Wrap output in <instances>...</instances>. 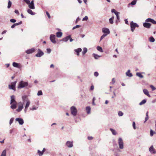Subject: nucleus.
Instances as JSON below:
<instances>
[{
    "label": "nucleus",
    "mask_w": 156,
    "mask_h": 156,
    "mask_svg": "<svg viewBox=\"0 0 156 156\" xmlns=\"http://www.w3.org/2000/svg\"><path fill=\"white\" fill-rule=\"evenodd\" d=\"M145 22L143 23V26L147 29H149L151 26V24L148 22H150L153 24H156V21L154 19L149 18L145 20Z\"/></svg>",
    "instance_id": "f257e3e1"
},
{
    "label": "nucleus",
    "mask_w": 156,
    "mask_h": 156,
    "mask_svg": "<svg viewBox=\"0 0 156 156\" xmlns=\"http://www.w3.org/2000/svg\"><path fill=\"white\" fill-rule=\"evenodd\" d=\"M70 111L71 114L74 116L76 115L77 110L76 108L74 106L71 107L70 108Z\"/></svg>",
    "instance_id": "f03ea898"
},
{
    "label": "nucleus",
    "mask_w": 156,
    "mask_h": 156,
    "mask_svg": "<svg viewBox=\"0 0 156 156\" xmlns=\"http://www.w3.org/2000/svg\"><path fill=\"white\" fill-rule=\"evenodd\" d=\"M28 85V83L27 82H24L23 81H21L19 83L18 88H22Z\"/></svg>",
    "instance_id": "7ed1b4c3"
},
{
    "label": "nucleus",
    "mask_w": 156,
    "mask_h": 156,
    "mask_svg": "<svg viewBox=\"0 0 156 156\" xmlns=\"http://www.w3.org/2000/svg\"><path fill=\"white\" fill-rule=\"evenodd\" d=\"M131 30L132 32H133L135 28L136 27H138L139 25L137 24L136 23L133 22V21L131 22L130 23Z\"/></svg>",
    "instance_id": "20e7f679"
},
{
    "label": "nucleus",
    "mask_w": 156,
    "mask_h": 156,
    "mask_svg": "<svg viewBox=\"0 0 156 156\" xmlns=\"http://www.w3.org/2000/svg\"><path fill=\"white\" fill-rule=\"evenodd\" d=\"M118 143L119 148L123 149L124 148L123 142L121 138L120 137L119 138Z\"/></svg>",
    "instance_id": "39448f33"
},
{
    "label": "nucleus",
    "mask_w": 156,
    "mask_h": 156,
    "mask_svg": "<svg viewBox=\"0 0 156 156\" xmlns=\"http://www.w3.org/2000/svg\"><path fill=\"white\" fill-rule=\"evenodd\" d=\"M55 36L54 34H51L50 36V40L54 44L56 43V41L55 40Z\"/></svg>",
    "instance_id": "423d86ee"
},
{
    "label": "nucleus",
    "mask_w": 156,
    "mask_h": 156,
    "mask_svg": "<svg viewBox=\"0 0 156 156\" xmlns=\"http://www.w3.org/2000/svg\"><path fill=\"white\" fill-rule=\"evenodd\" d=\"M16 83V81H15L12 83L10 85H9V88L10 89L15 90L16 89L15 86Z\"/></svg>",
    "instance_id": "0eeeda50"
},
{
    "label": "nucleus",
    "mask_w": 156,
    "mask_h": 156,
    "mask_svg": "<svg viewBox=\"0 0 156 156\" xmlns=\"http://www.w3.org/2000/svg\"><path fill=\"white\" fill-rule=\"evenodd\" d=\"M66 145L69 148H72L73 147V142L68 141L66 143Z\"/></svg>",
    "instance_id": "6e6552de"
},
{
    "label": "nucleus",
    "mask_w": 156,
    "mask_h": 156,
    "mask_svg": "<svg viewBox=\"0 0 156 156\" xmlns=\"http://www.w3.org/2000/svg\"><path fill=\"white\" fill-rule=\"evenodd\" d=\"M28 7L31 9H35V6L34 0H32L31 2L28 4Z\"/></svg>",
    "instance_id": "1a4fd4ad"
},
{
    "label": "nucleus",
    "mask_w": 156,
    "mask_h": 156,
    "mask_svg": "<svg viewBox=\"0 0 156 156\" xmlns=\"http://www.w3.org/2000/svg\"><path fill=\"white\" fill-rule=\"evenodd\" d=\"M15 120L16 121L18 122L19 124L20 125H22L24 123V121L22 118H16Z\"/></svg>",
    "instance_id": "9d476101"
},
{
    "label": "nucleus",
    "mask_w": 156,
    "mask_h": 156,
    "mask_svg": "<svg viewBox=\"0 0 156 156\" xmlns=\"http://www.w3.org/2000/svg\"><path fill=\"white\" fill-rule=\"evenodd\" d=\"M21 105L18 106V108L16 109V111L19 112H20L23 108V103L20 102Z\"/></svg>",
    "instance_id": "9b49d317"
},
{
    "label": "nucleus",
    "mask_w": 156,
    "mask_h": 156,
    "mask_svg": "<svg viewBox=\"0 0 156 156\" xmlns=\"http://www.w3.org/2000/svg\"><path fill=\"white\" fill-rule=\"evenodd\" d=\"M149 151L151 154H155L156 153V151L153 147V145H152L149 148Z\"/></svg>",
    "instance_id": "f8f14e48"
},
{
    "label": "nucleus",
    "mask_w": 156,
    "mask_h": 156,
    "mask_svg": "<svg viewBox=\"0 0 156 156\" xmlns=\"http://www.w3.org/2000/svg\"><path fill=\"white\" fill-rule=\"evenodd\" d=\"M102 31L105 34H107V35L110 33V31L109 29L106 28H103Z\"/></svg>",
    "instance_id": "ddd939ff"
},
{
    "label": "nucleus",
    "mask_w": 156,
    "mask_h": 156,
    "mask_svg": "<svg viewBox=\"0 0 156 156\" xmlns=\"http://www.w3.org/2000/svg\"><path fill=\"white\" fill-rule=\"evenodd\" d=\"M44 55L43 52L40 50V49H38V51L37 53L36 54V56L37 57H41Z\"/></svg>",
    "instance_id": "4468645a"
},
{
    "label": "nucleus",
    "mask_w": 156,
    "mask_h": 156,
    "mask_svg": "<svg viewBox=\"0 0 156 156\" xmlns=\"http://www.w3.org/2000/svg\"><path fill=\"white\" fill-rule=\"evenodd\" d=\"M35 51L34 49L32 48L30 49H28L26 51V52L27 54H30L32 53Z\"/></svg>",
    "instance_id": "2eb2a0df"
},
{
    "label": "nucleus",
    "mask_w": 156,
    "mask_h": 156,
    "mask_svg": "<svg viewBox=\"0 0 156 156\" xmlns=\"http://www.w3.org/2000/svg\"><path fill=\"white\" fill-rule=\"evenodd\" d=\"M11 105V106H10L11 108L13 109H16L17 107V103L15 102V103H12V104H10Z\"/></svg>",
    "instance_id": "dca6fc26"
},
{
    "label": "nucleus",
    "mask_w": 156,
    "mask_h": 156,
    "mask_svg": "<svg viewBox=\"0 0 156 156\" xmlns=\"http://www.w3.org/2000/svg\"><path fill=\"white\" fill-rule=\"evenodd\" d=\"M15 96L13 95L11 97L10 104H12V103L17 102L15 100Z\"/></svg>",
    "instance_id": "f3484780"
},
{
    "label": "nucleus",
    "mask_w": 156,
    "mask_h": 156,
    "mask_svg": "<svg viewBox=\"0 0 156 156\" xmlns=\"http://www.w3.org/2000/svg\"><path fill=\"white\" fill-rule=\"evenodd\" d=\"M130 72V71L129 69L128 70L127 72L126 73V75L127 76L129 77H131L133 76V74Z\"/></svg>",
    "instance_id": "a211bd4d"
},
{
    "label": "nucleus",
    "mask_w": 156,
    "mask_h": 156,
    "mask_svg": "<svg viewBox=\"0 0 156 156\" xmlns=\"http://www.w3.org/2000/svg\"><path fill=\"white\" fill-rule=\"evenodd\" d=\"M144 93L149 97H151V95L149 94V92L146 89H144L143 90Z\"/></svg>",
    "instance_id": "6ab92c4d"
},
{
    "label": "nucleus",
    "mask_w": 156,
    "mask_h": 156,
    "mask_svg": "<svg viewBox=\"0 0 156 156\" xmlns=\"http://www.w3.org/2000/svg\"><path fill=\"white\" fill-rule=\"evenodd\" d=\"M70 37V35L68 36L65 37L63 38L62 41H64L67 42L69 39Z\"/></svg>",
    "instance_id": "aec40b11"
},
{
    "label": "nucleus",
    "mask_w": 156,
    "mask_h": 156,
    "mask_svg": "<svg viewBox=\"0 0 156 156\" xmlns=\"http://www.w3.org/2000/svg\"><path fill=\"white\" fill-rule=\"evenodd\" d=\"M23 101L24 102L27 101V100H29L26 95H24L22 97Z\"/></svg>",
    "instance_id": "412c9836"
},
{
    "label": "nucleus",
    "mask_w": 156,
    "mask_h": 156,
    "mask_svg": "<svg viewBox=\"0 0 156 156\" xmlns=\"http://www.w3.org/2000/svg\"><path fill=\"white\" fill-rule=\"evenodd\" d=\"M27 12L32 15H35V13L33 12L31 9H28L27 10Z\"/></svg>",
    "instance_id": "4be33fe9"
},
{
    "label": "nucleus",
    "mask_w": 156,
    "mask_h": 156,
    "mask_svg": "<svg viewBox=\"0 0 156 156\" xmlns=\"http://www.w3.org/2000/svg\"><path fill=\"white\" fill-rule=\"evenodd\" d=\"M91 108L90 106H87L86 107V110L87 114H89L90 112Z\"/></svg>",
    "instance_id": "5701e85b"
},
{
    "label": "nucleus",
    "mask_w": 156,
    "mask_h": 156,
    "mask_svg": "<svg viewBox=\"0 0 156 156\" xmlns=\"http://www.w3.org/2000/svg\"><path fill=\"white\" fill-rule=\"evenodd\" d=\"M12 65L14 67L16 68H19L20 67V66H19V64L15 62H13V63Z\"/></svg>",
    "instance_id": "b1692460"
},
{
    "label": "nucleus",
    "mask_w": 156,
    "mask_h": 156,
    "mask_svg": "<svg viewBox=\"0 0 156 156\" xmlns=\"http://www.w3.org/2000/svg\"><path fill=\"white\" fill-rule=\"evenodd\" d=\"M62 33L60 32H58L56 33V36L58 37H60L62 35Z\"/></svg>",
    "instance_id": "393cba45"
},
{
    "label": "nucleus",
    "mask_w": 156,
    "mask_h": 156,
    "mask_svg": "<svg viewBox=\"0 0 156 156\" xmlns=\"http://www.w3.org/2000/svg\"><path fill=\"white\" fill-rule=\"evenodd\" d=\"M136 75L137 76L140 78H143L144 77L141 74V73H136Z\"/></svg>",
    "instance_id": "a878e982"
},
{
    "label": "nucleus",
    "mask_w": 156,
    "mask_h": 156,
    "mask_svg": "<svg viewBox=\"0 0 156 156\" xmlns=\"http://www.w3.org/2000/svg\"><path fill=\"white\" fill-rule=\"evenodd\" d=\"M26 104L25 106V107H26V108H27L30 105V100H27V101Z\"/></svg>",
    "instance_id": "bb28decb"
},
{
    "label": "nucleus",
    "mask_w": 156,
    "mask_h": 156,
    "mask_svg": "<svg viewBox=\"0 0 156 156\" xmlns=\"http://www.w3.org/2000/svg\"><path fill=\"white\" fill-rule=\"evenodd\" d=\"M110 130L112 132L113 135H115L117 134V132L115 130L112 128H110Z\"/></svg>",
    "instance_id": "cd10ccee"
},
{
    "label": "nucleus",
    "mask_w": 156,
    "mask_h": 156,
    "mask_svg": "<svg viewBox=\"0 0 156 156\" xmlns=\"http://www.w3.org/2000/svg\"><path fill=\"white\" fill-rule=\"evenodd\" d=\"M87 49L86 48H84L83 49V51L82 52V54L83 55H84L85 53L87 52Z\"/></svg>",
    "instance_id": "c85d7f7f"
},
{
    "label": "nucleus",
    "mask_w": 156,
    "mask_h": 156,
    "mask_svg": "<svg viewBox=\"0 0 156 156\" xmlns=\"http://www.w3.org/2000/svg\"><path fill=\"white\" fill-rule=\"evenodd\" d=\"M114 19V16H112L111 18L109 19V22L111 24H112L113 23V20Z\"/></svg>",
    "instance_id": "c756f323"
},
{
    "label": "nucleus",
    "mask_w": 156,
    "mask_h": 156,
    "mask_svg": "<svg viewBox=\"0 0 156 156\" xmlns=\"http://www.w3.org/2000/svg\"><path fill=\"white\" fill-rule=\"evenodd\" d=\"M6 150H4L2 152L1 156H6Z\"/></svg>",
    "instance_id": "7c9ffc66"
},
{
    "label": "nucleus",
    "mask_w": 156,
    "mask_h": 156,
    "mask_svg": "<svg viewBox=\"0 0 156 156\" xmlns=\"http://www.w3.org/2000/svg\"><path fill=\"white\" fill-rule=\"evenodd\" d=\"M97 49L98 51L100 52H103L102 48L100 46H98L97 47Z\"/></svg>",
    "instance_id": "2f4dec72"
},
{
    "label": "nucleus",
    "mask_w": 156,
    "mask_h": 156,
    "mask_svg": "<svg viewBox=\"0 0 156 156\" xmlns=\"http://www.w3.org/2000/svg\"><path fill=\"white\" fill-rule=\"evenodd\" d=\"M149 40L151 42H154L155 41V39L153 37L151 36L150 37Z\"/></svg>",
    "instance_id": "473e14b6"
},
{
    "label": "nucleus",
    "mask_w": 156,
    "mask_h": 156,
    "mask_svg": "<svg viewBox=\"0 0 156 156\" xmlns=\"http://www.w3.org/2000/svg\"><path fill=\"white\" fill-rule=\"evenodd\" d=\"M93 55L95 59H98L99 57H101V56H99L95 54H93Z\"/></svg>",
    "instance_id": "72a5a7b5"
},
{
    "label": "nucleus",
    "mask_w": 156,
    "mask_h": 156,
    "mask_svg": "<svg viewBox=\"0 0 156 156\" xmlns=\"http://www.w3.org/2000/svg\"><path fill=\"white\" fill-rule=\"evenodd\" d=\"M146 102V99L143 100L140 103L139 105H141L143 104H144Z\"/></svg>",
    "instance_id": "f704fd0d"
},
{
    "label": "nucleus",
    "mask_w": 156,
    "mask_h": 156,
    "mask_svg": "<svg viewBox=\"0 0 156 156\" xmlns=\"http://www.w3.org/2000/svg\"><path fill=\"white\" fill-rule=\"evenodd\" d=\"M38 108V107H36L35 106H33L32 107V108H30V109L31 110L34 111L37 109Z\"/></svg>",
    "instance_id": "c9c22d12"
},
{
    "label": "nucleus",
    "mask_w": 156,
    "mask_h": 156,
    "mask_svg": "<svg viewBox=\"0 0 156 156\" xmlns=\"http://www.w3.org/2000/svg\"><path fill=\"white\" fill-rule=\"evenodd\" d=\"M136 0H133L131 2V3H129V5H130V4H131L132 5H135L136 4Z\"/></svg>",
    "instance_id": "e433bc0d"
},
{
    "label": "nucleus",
    "mask_w": 156,
    "mask_h": 156,
    "mask_svg": "<svg viewBox=\"0 0 156 156\" xmlns=\"http://www.w3.org/2000/svg\"><path fill=\"white\" fill-rule=\"evenodd\" d=\"M74 51L76 52H80L82 51V49L80 48H79L77 49H75Z\"/></svg>",
    "instance_id": "4c0bfd02"
},
{
    "label": "nucleus",
    "mask_w": 156,
    "mask_h": 156,
    "mask_svg": "<svg viewBox=\"0 0 156 156\" xmlns=\"http://www.w3.org/2000/svg\"><path fill=\"white\" fill-rule=\"evenodd\" d=\"M37 153H38L39 156H41L43 154V153L42 151H41L40 150H37Z\"/></svg>",
    "instance_id": "58836bf2"
},
{
    "label": "nucleus",
    "mask_w": 156,
    "mask_h": 156,
    "mask_svg": "<svg viewBox=\"0 0 156 156\" xmlns=\"http://www.w3.org/2000/svg\"><path fill=\"white\" fill-rule=\"evenodd\" d=\"M11 5L12 2L10 0H9L8 3V8L9 9L10 8L11 6Z\"/></svg>",
    "instance_id": "ea45409f"
},
{
    "label": "nucleus",
    "mask_w": 156,
    "mask_h": 156,
    "mask_svg": "<svg viewBox=\"0 0 156 156\" xmlns=\"http://www.w3.org/2000/svg\"><path fill=\"white\" fill-rule=\"evenodd\" d=\"M118 115L119 116H122L123 115V113L121 111H119L118 112Z\"/></svg>",
    "instance_id": "a19ab883"
},
{
    "label": "nucleus",
    "mask_w": 156,
    "mask_h": 156,
    "mask_svg": "<svg viewBox=\"0 0 156 156\" xmlns=\"http://www.w3.org/2000/svg\"><path fill=\"white\" fill-rule=\"evenodd\" d=\"M43 94L41 90H39L37 93L38 96L41 95Z\"/></svg>",
    "instance_id": "79ce46f5"
},
{
    "label": "nucleus",
    "mask_w": 156,
    "mask_h": 156,
    "mask_svg": "<svg viewBox=\"0 0 156 156\" xmlns=\"http://www.w3.org/2000/svg\"><path fill=\"white\" fill-rule=\"evenodd\" d=\"M107 35V34H103L101 37L100 41H101L103 38Z\"/></svg>",
    "instance_id": "37998d69"
},
{
    "label": "nucleus",
    "mask_w": 156,
    "mask_h": 156,
    "mask_svg": "<svg viewBox=\"0 0 156 156\" xmlns=\"http://www.w3.org/2000/svg\"><path fill=\"white\" fill-rule=\"evenodd\" d=\"M13 120H14V118H11L10 119V121H9V124L10 125H11L12 123L13 122Z\"/></svg>",
    "instance_id": "c03bdc74"
},
{
    "label": "nucleus",
    "mask_w": 156,
    "mask_h": 156,
    "mask_svg": "<svg viewBox=\"0 0 156 156\" xmlns=\"http://www.w3.org/2000/svg\"><path fill=\"white\" fill-rule=\"evenodd\" d=\"M135 123L134 122H133V129H136V125H135Z\"/></svg>",
    "instance_id": "a18cd8bd"
},
{
    "label": "nucleus",
    "mask_w": 156,
    "mask_h": 156,
    "mask_svg": "<svg viewBox=\"0 0 156 156\" xmlns=\"http://www.w3.org/2000/svg\"><path fill=\"white\" fill-rule=\"evenodd\" d=\"M80 27V25H76V26H75L73 28V30H74L75 29H76V28H79V27Z\"/></svg>",
    "instance_id": "49530a36"
},
{
    "label": "nucleus",
    "mask_w": 156,
    "mask_h": 156,
    "mask_svg": "<svg viewBox=\"0 0 156 156\" xmlns=\"http://www.w3.org/2000/svg\"><path fill=\"white\" fill-rule=\"evenodd\" d=\"M88 19V17L87 16H85V17L84 18H83V19L82 20L83 21H85V20L87 21Z\"/></svg>",
    "instance_id": "de8ad7c7"
},
{
    "label": "nucleus",
    "mask_w": 156,
    "mask_h": 156,
    "mask_svg": "<svg viewBox=\"0 0 156 156\" xmlns=\"http://www.w3.org/2000/svg\"><path fill=\"white\" fill-rule=\"evenodd\" d=\"M150 87L153 91L156 89V88L152 85H151Z\"/></svg>",
    "instance_id": "09e8293b"
},
{
    "label": "nucleus",
    "mask_w": 156,
    "mask_h": 156,
    "mask_svg": "<svg viewBox=\"0 0 156 156\" xmlns=\"http://www.w3.org/2000/svg\"><path fill=\"white\" fill-rule=\"evenodd\" d=\"M10 22L11 23H14L16 22V20L14 19H11L10 20Z\"/></svg>",
    "instance_id": "8fccbe9b"
},
{
    "label": "nucleus",
    "mask_w": 156,
    "mask_h": 156,
    "mask_svg": "<svg viewBox=\"0 0 156 156\" xmlns=\"http://www.w3.org/2000/svg\"><path fill=\"white\" fill-rule=\"evenodd\" d=\"M23 1L28 5L30 2L29 0H23Z\"/></svg>",
    "instance_id": "3c124183"
},
{
    "label": "nucleus",
    "mask_w": 156,
    "mask_h": 156,
    "mask_svg": "<svg viewBox=\"0 0 156 156\" xmlns=\"http://www.w3.org/2000/svg\"><path fill=\"white\" fill-rule=\"evenodd\" d=\"M155 133V132H153V130L151 129L150 130V136H152L153 135L154 133Z\"/></svg>",
    "instance_id": "603ef678"
},
{
    "label": "nucleus",
    "mask_w": 156,
    "mask_h": 156,
    "mask_svg": "<svg viewBox=\"0 0 156 156\" xmlns=\"http://www.w3.org/2000/svg\"><path fill=\"white\" fill-rule=\"evenodd\" d=\"M94 76L96 77H97L99 75L98 73L97 72H95L94 73Z\"/></svg>",
    "instance_id": "864d4df0"
},
{
    "label": "nucleus",
    "mask_w": 156,
    "mask_h": 156,
    "mask_svg": "<svg viewBox=\"0 0 156 156\" xmlns=\"http://www.w3.org/2000/svg\"><path fill=\"white\" fill-rule=\"evenodd\" d=\"M22 21H20L19 23H15V25H16V26H18V25H20V24H22Z\"/></svg>",
    "instance_id": "5fc2aeb1"
},
{
    "label": "nucleus",
    "mask_w": 156,
    "mask_h": 156,
    "mask_svg": "<svg viewBox=\"0 0 156 156\" xmlns=\"http://www.w3.org/2000/svg\"><path fill=\"white\" fill-rule=\"evenodd\" d=\"M47 51L48 53H50L51 51V49L50 48H47Z\"/></svg>",
    "instance_id": "6e6d98bb"
},
{
    "label": "nucleus",
    "mask_w": 156,
    "mask_h": 156,
    "mask_svg": "<svg viewBox=\"0 0 156 156\" xmlns=\"http://www.w3.org/2000/svg\"><path fill=\"white\" fill-rule=\"evenodd\" d=\"M115 79L114 78H113L112 79V83L113 84H114L115 83Z\"/></svg>",
    "instance_id": "4d7b16f0"
},
{
    "label": "nucleus",
    "mask_w": 156,
    "mask_h": 156,
    "mask_svg": "<svg viewBox=\"0 0 156 156\" xmlns=\"http://www.w3.org/2000/svg\"><path fill=\"white\" fill-rule=\"evenodd\" d=\"M46 14H47V16H48V18L50 19V18L51 17H50V15L49 13L48 12H46Z\"/></svg>",
    "instance_id": "13d9d810"
},
{
    "label": "nucleus",
    "mask_w": 156,
    "mask_h": 156,
    "mask_svg": "<svg viewBox=\"0 0 156 156\" xmlns=\"http://www.w3.org/2000/svg\"><path fill=\"white\" fill-rule=\"evenodd\" d=\"M94 86L93 85H92L90 86V90H93L94 89Z\"/></svg>",
    "instance_id": "bf43d9fd"
},
{
    "label": "nucleus",
    "mask_w": 156,
    "mask_h": 156,
    "mask_svg": "<svg viewBox=\"0 0 156 156\" xmlns=\"http://www.w3.org/2000/svg\"><path fill=\"white\" fill-rule=\"evenodd\" d=\"M111 12H112L114 13H115V12H116L117 11L114 9H112L111 10Z\"/></svg>",
    "instance_id": "052dcab7"
},
{
    "label": "nucleus",
    "mask_w": 156,
    "mask_h": 156,
    "mask_svg": "<svg viewBox=\"0 0 156 156\" xmlns=\"http://www.w3.org/2000/svg\"><path fill=\"white\" fill-rule=\"evenodd\" d=\"M15 12L16 13V14H18V15H19V12L17 10H15Z\"/></svg>",
    "instance_id": "680f3d73"
},
{
    "label": "nucleus",
    "mask_w": 156,
    "mask_h": 156,
    "mask_svg": "<svg viewBox=\"0 0 156 156\" xmlns=\"http://www.w3.org/2000/svg\"><path fill=\"white\" fill-rule=\"evenodd\" d=\"M148 119V116H146V117L145 118V120L144 121V122L145 123L147 121V120Z\"/></svg>",
    "instance_id": "e2e57ef3"
},
{
    "label": "nucleus",
    "mask_w": 156,
    "mask_h": 156,
    "mask_svg": "<svg viewBox=\"0 0 156 156\" xmlns=\"http://www.w3.org/2000/svg\"><path fill=\"white\" fill-rule=\"evenodd\" d=\"M119 13H120L118 12H115V14L116 16H117L119 15Z\"/></svg>",
    "instance_id": "0e129e2a"
},
{
    "label": "nucleus",
    "mask_w": 156,
    "mask_h": 156,
    "mask_svg": "<svg viewBox=\"0 0 156 156\" xmlns=\"http://www.w3.org/2000/svg\"><path fill=\"white\" fill-rule=\"evenodd\" d=\"M93 138L92 136H88V139L89 140H91L93 139Z\"/></svg>",
    "instance_id": "69168bd1"
},
{
    "label": "nucleus",
    "mask_w": 156,
    "mask_h": 156,
    "mask_svg": "<svg viewBox=\"0 0 156 156\" xmlns=\"http://www.w3.org/2000/svg\"><path fill=\"white\" fill-rule=\"evenodd\" d=\"M16 26L15 23H14L13 25H12L11 27L12 28H14Z\"/></svg>",
    "instance_id": "338daca9"
},
{
    "label": "nucleus",
    "mask_w": 156,
    "mask_h": 156,
    "mask_svg": "<svg viewBox=\"0 0 156 156\" xmlns=\"http://www.w3.org/2000/svg\"><path fill=\"white\" fill-rule=\"evenodd\" d=\"M69 41H70V42H71L73 41V40L71 38L70 35V38H69Z\"/></svg>",
    "instance_id": "774afa93"
}]
</instances>
